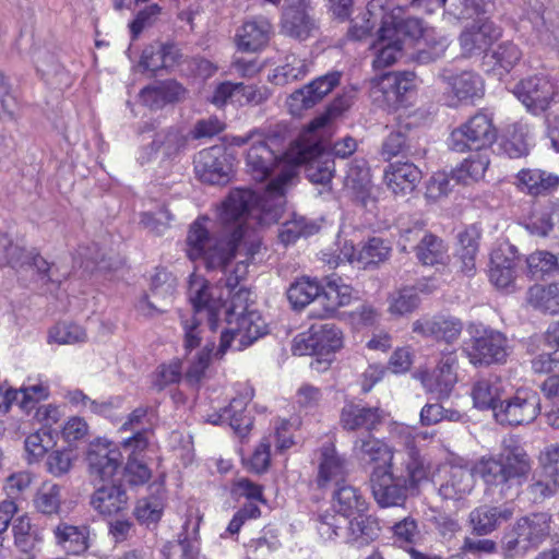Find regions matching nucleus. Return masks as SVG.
<instances>
[{
    "mask_svg": "<svg viewBox=\"0 0 559 559\" xmlns=\"http://www.w3.org/2000/svg\"><path fill=\"white\" fill-rule=\"evenodd\" d=\"M440 78L451 87L455 97L460 100H473L484 94V82L473 71H462L454 74L450 69H443Z\"/></svg>",
    "mask_w": 559,
    "mask_h": 559,
    "instance_id": "nucleus-32",
    "label": "nucleus"
},
{
    "mask_svg": "<svg viewBox=\"0 0 559 559\" xmlns=\"http://www.w3.org/2000/svg\"><path fill=\"white\" fill-rule=\"evenodd\" d=\"M188 298L192 305V314L206 317L210 331H215L223 314L224 297L219 287L213 286L204 277L191 274L188 286Z\"/></svg>",
    "mask_w": 559,
    "mask_h": 559,
    "instance_id": "nucleus-9",
    "label": "nucleus"
},
{
    "mask_svg": "<svg viewBox=\"0 0 559 559\" xmlns=\"http://www.w3.org/2000/svg\"><path fill=\"white\" fill-rule=\"evenodd\" d=\"M56 542L68 554L80 555L88 548V528L84 525L75 526L60 523L53 530Z\"/></svg>",
    "mask_w": 559,
    "mask_h": 559,
    "instance_id": "nucleus-40",
    "label": "nucleus"
},
{
    "mask_svg": "<svg viewBox=\"0 0 559 559\" xmlns=\"http://www.w3.org/2000/svg\"><path fill=\"white\" fill-rule=\"evenodd\" d=\"M49 342L60 345L83 343L86 341V332L83 328L71 322H60L49 331Z\"/></svg>",
    "mask_w": 559,
    "mask_h": 559,
    "instance_id": "nucleus-61",
    "label": "nucleus"
},
{
    "mask_svg": "<svg viewBox=\"0 0 559 559\" xmlns=\"http://www.w3.org/2000/svg\"><path fill=\"white\" fill-rule=\"evenodd\" d=\"M353 288L343 283L341 277H326L319 296L320 309H311V318L325 319L335 314L338 308L350 304Z\"/></svg>",
    "mask_w": 559,
    "mask_h": 559,
    "instance_id": "nucleus-22",
    "label": "nucleus"
},
{
    "mask_svg": "<svg viewBox=\"0 0 559 559\" xmlns=\"http://www.w3.org/2000/svg\"><path fill=\"white\" fill-rule=\"evenodd\" d=\"M321 285L308 277H302L290 284L287 298L294 309H302L312 301L319 304Z\"/></svg>",
    "mask_w": 559,
    "mask_h": 559,
    "instance_id": "nucleus-49",
    "label": "nucleus"
},
{
    "mask_svg": "<svg viewBox=\"0 0 559 559\" xmlns=\"http://www.w3.org/2000/svg\"><path fill=\"white\" fill-rule=\"evenodd\" d=\"M474 488L473 469L451 466L440 484L439 495L445 500H460L469 495Z\"/></svg>",
    "mask_w": 559,
    "mask_h": 559,
    "instance_id": "nucleus-33",
    "label": "nucleus"
},
{
    "mask_svg": "<svg viewBox=\"0 0 559 559\" xmlns=\"http://www.w3.org/2000/svg\"><path fill=\"white\" fill-rule=\"evenodd\" d=\"M318 29L316 20L308 11L305 0H288L282 19V32L298 40H306Z\"/></svg>",
    "mask_w": 559,
    "mask_h": 559,
    "instance_id": "nucleus-24",
    "label": "nucleus"
},
{
    "mask_svg": "<svg viewBox=\"0 0 559 559\" xmlns=\"http://www.w3.org/2000/svg\"><path fill=\"white\" fill-rule=\"evenodd\" d=\"M250 216H241L238 219H230L224 222L221 217L222 224L225 226V233L230 234V241L235 243V249L228 258L226 265L210 269L211 271H221L224 278H219V283L224 281L225 287L229 294L237 288L241 281L248 274L249 259L253 258L259 252L261 243L259 239H252L250 242L242 239L246 236V221Z\"/></svg>",
    "mask_w": 559,
    "mask_h": 559,
    "instance_id": "nucleus-4",
    "label": "nucleus"
},
{
    "mask_svg": "<svg viewBox=\"0 0 559 559\" xmlns=\"http://www.w3.org/2000/svg\"><path fill=\"white\" fill-rule=\"evenodd\" d=\"M178 57L179 53L175 46L156 43L143 50L140 66L145 70L156 72L157 70L175 66Z\"/></svg>",
    "mask_w": 559,
    "mask_h": 559,
    "instance_id": "nucleus-44",
    "label": "nucleus"
},
{
    "mask_svg": "<svg viewBox=\"0 0 559 559\" xmlns=\"http://www.w3.org/2000/svg\"><path fill=\"white\" fill-rule=\"evenodd\" d=\"M187 90L177 81L168 80L141 91L142 100L151 107H160L168 103L186 98Z\"/></svg>",
    "mask_w": 559,
    "mask_h": 559,
    "instance_id": "nucleus-39",
    "label": "nucleus"
},
{
    "mask_svg": "<svg viewBox=\"0 0 559 559\" xmlns=\"http://www.w3.org/2000/svg\"><path fill=\"white\" fill-rule=\"evenodd\" d=\"M86 462L90 478L94 484L109 481L121 466L122 454L111 442L97 440L90 444Z\"/></svg>",
    "mask_w": 559,
    "mask_h": 559,
    "instance_id": "nucleus-14",
    "label": "nucleus"
},
{
    "mask_svg": "<svg viewBox=\"0 0 559 559\" xmlns=\"http://www.w3.org/2000/svg\"><path fill=\"white\" fill-rule=\"evenodd\" d=\"M463 331V322L451 316H435L413 322V332L425 337H432L445 344L455 343Z\"/></svg>",
    "mask_w": 559,
    "mask_h": 559,
    "instance_id": "nucleus-25",
    "label": "nucleus"
},
{
    "mask_svg": "<svg viewBox=\"0 0 559 559\" xmlns=\"http://www.w3.org/2000/svg\"><path fill=\"white\" fill-rule=\"evenodd\" d=\"M501 36V28L489 20H479L460 35L463 56L473 57L486 51Z\"/></svg>",
    "mask_w": 559,
    "mask_h": 559,
    "instance_id": "nucleus-23",
    "label": "nucleus"
},
{
    "mask_svg": "<svg viewBox=\"0 0 559 559\" xmlns=\"http://www.w3.org/2000/svg\"><path fill=\"white\" fill-rule=\"evenodd\" d=\"M414 251L423 265H445L450 259L444 241L428 231L423 234L420 241L414 246Z\"/></svg>",
    "mask_w": 559,
    "mask_h": 559,
    "instance_id": "nucleus-38",
    "label": "nucleus"
},
{
    "mask_svg": "<svg viewBox=\"0 0 559 559\" xmlns=\"http://www.w3.org/2000/svg\"><path fill=\"white\" fill-rule=\"evenodd\" d=\"M456 365L457 357L454 350L443 353L433 369L420 370L415 377L427 392L436 394L438 399H445L457 381Z\"/></svg>",
    "mask_w": 559,
    "mask_h": 559,
    "instance_id": "nucleus-16",
    "label": "nucleus"
},
{
    "mask_svg": "<svg viewBox=\"0 0 559 559\" xmlns=\"http://www.w3.org/2000/svg\"><path fill=\"white\" fill-rule=\"evenodd\" d=\"M340 79L341 72L333 71L295 91L287 100L289 111L299 115L304 109L313 107L340 84Z\"/></svg>",
    "mask_w": 559,
    "mask_h": 559,
    "instance_id": "nucleus-19",
    "label": "nucleus"
},
{
    "mask_svg": "<svg viewBox=\"0 0 559 559\" xmlns=\"http://www.w3.org/2000/svg\"><path fill=\"white\" fill-rule=\"evenodd\" d=\"M227 328L221 334L216 356H223L227 349L242 350L266 334L267 325L257 310H247L235 316H225Z\"/></svg>",
    "mask_w": 559,
    "mask_h": 559,
    "instance_id": "nucleus-7",
    "label": "nucleus"
},
{
    "mask_svg": "<svg viewBox=\"0 0 559 559\" xmlns=\"http://www.w3.org/2000/svg\"><path fill=\"white\" fill-rule=\"evenodd\" d=\"M496 140L497 129L492 119L484 112H478L452 131L449 146L459 153L473 150L489 153L488 150Z\"/></svg>",
    "mask_w": 559,
    "mask_h": 559,
    "instance_id": "nucleus-8",
    "label": "nucleus"
},
{
    "mask_svg": "<svg viewBox=\"0 0 559 559\" xmlns=\"http://www.w3.org/2000/svg\"><path fill=\"white\" fill-rule=\"evenodd\" d=\"M209 218H197L189 228L187 236V254L190 260L202 259L206 269H215L226 265L231 255L235 243L228 239H215L210 236L207 228Z\"/></svg>",
    "mask_w": 559,
    "mask_h": 559,
    "instance_id": "nucleus-5",
    "label": "nucleus"
},
{
    "mask_svg": "<svg viewBox=\"0 0 559 559\" xmlns=\"http://www.w3.org/2000/svg\"><path fill=\"white\" fill-rule=\"evenodd\" d=\"M400 437L407 449L408 462L406 463L407 478L412 486L417 485L427 477V471L421 460L418 450L415 447L414 438L408 430L404 427L400 431Z\"/></svg>",
    "mask_w": 559,
    "mask_h": 559,
    "instance_id": "nucleus-52",
    "label": "nucleus"
},
{
    "mask_svg": "<svg viewBox=\"0 0 559 559\" xmlns=\"http://www.w3.org/2000/svg\"><path fill=\"white\" fill-rule=\"evenodd\" d=\"M91 506L100 515L110 516L128 506V496L121 486L103 485L91 496Z\"/></svg>",
    "mask_w": 559,
    "mask_h": 559,
    "instance_id": "nucleus-34",
    "label": "nucleus"
},
{
    "mask_svg": "<svg viewBox=\"0 0 559 559\" xmlns=\"http://www.w3.org/2000/svg\"><path fill=\"white\" fill-rule=\"evenodd\" d=\"M36 510L46 515L58 513L61 506V488L57 484L44 483L34 497Z\"/></svg>",
    "mask_w": 559,
    "mask_h": 559,
    "instance_id": "nucleus-56",
    "label": "nucleus"
},
{
    "mask_svg": "<svg viewBox=\"0 0 559 559\" xmlns=\"http://www.w3.org/2000/svg\"><path fill=\"white\" fill-rule=\"evenodd\" d=\"M390 246L381 238L373 237L358 251L357 262L364 266L378 264L386 260L390 255Z\"/></svg>",
    "mask_w": 559,
    "mask_h": 559,
    "instance_id": "nucleus-60",
    "label": "nucleus"
},
{
    "mask_svg": "<svg viewBox=\"0 0 559 559\" xmlns=\"http://www.w3.org/2000/svg\"><path fill=\"white\" fill-rule=\"evenodd\" d=\"M464 352L475 367L502 364L508 356V340L499 331L484 329L481 333L471 338Z\"/></svg>",
    "mask_w": 559,
    "mask_h": 559,
    "instance_id": "nucleus-10",
    "label": "nucleus"
},
{
    "mask_svg": "<svg viewBox=\"0 0 559 559\" xmlns=\"http://www.w3.org/2000/svg\"><path fill=\"white\" fill-rule=\"evenodd\" d=\"M413 72H388L370 82V95L379 106L395 108L414 87Z\"/></svg>",
    "mask_w": 559,
    "mask_h": 559,
    "instance_id": "nucleus-12",
    "label": "nucleus"
},
{
    "mask_svg": "<svg viewBox=\"0 0 559 559\" xmlns=\"http://www.w3.org/2000/svg\"><path fill=\"white\" fill-rule=\"evenodd\" d=\"M462 414L455 409H445L441 404H426L420 412V421L424 426L437 425L442 420L459 421Z\"/></svg>",
    "mask_w": 559,
    "mask_h": 559,
    "instance_id": "nucleus-63",
    "label": "nucleus"
},
{
    "mask_svg": "<svg viewBox=\"0 0 559 559\" xmlns=\"http://www.w3.org/2000/svg\"><path fill=\"white\" fill-rule=\"evenodd\" d=\"M514 514L510 506H480L469 513V523L477 535H488L502 523L508 522Z\"/></svg>",
    "mask_w": 559,
    "mask_h": 559,
    "instance_id": "nucleus-30",
    "label": "nucleus"
},
{
    "mask_svg": "<svg viewBox=\"0 0 559 559\" xmlns=\"http://www.w3.org/2000/svg\"><path fill=\"white\" fill-rule=\"evenodd\" d=\"M311 134L307 131L301 136L297 147L290 151V160L296 168L299 165H305V173L309 181L322 186V190L319 191L321 194L323 191L331 190L335 164L329 155L323 153V145L316 139L311 140Z\"/></svg>",
    "mask_w": 559,
    "mask_h": 559,
    "instance_id": "nucleus-6",
    "label": "nucleus"
},
{
    "mask_svg": "<svg viewBox=\"0 0 559 559\" xmlns=\"http://www.w3.org/2000/svg\"><path fill=\"white\" fill-rule=\"evenodd\" d=\"M557 222H559V204L552 203L539 213L533 214L525 227L532 235L546 237Z\"/></svg>",
    "mask_w": 559,
    "mask_h": 559,
    "instance_id": "nucleus-57",
    "label": "nucleus"
},
{
    "mask_svg": "<svg viewBox=\"0 0 559 559\" xmlns=\"http://www.w3.org/2000/svg\"><path fill=\"white\" fill-rule=\"evenodd\" d=\"M540 413V397L536 391L521 389L510 399L500 402L496 419L500 424L519 426L531 424Z\"/></svg>",
    "mask_w": 559,
    "mask_h": 559,
    "instance_id": "nucleus-11",
    "label": "nucleus"
},
{
    "mask_svg": "<svg viewBox=\"0 0 559 559\" xmlns=\"http://www.w3.org/2000/svg\"><path fill=\"white\" fill-rule=\"evenodd\" d=\"M302 342L305 343V350L300 348L299 343L296 344L295 352H298L299 355L326 356L343 346V333L333 323L313 324L308 337Z\"/></svg>",
    "mask_w": 559,
    "mask_h": 559,
    "instance_id": "nucleus-21",
    "label": "nucleus"
},
{
    "mask_svg": "<svg viewBox=\"0 0 559 559\" xmlns=\"http://www.w3.org/2000/svg\"><path fill=\"white\" fill-rule=\"evenodd\" d=\"M527 302L535 309L559 313V282L549 285H534L527 290Z\"/></svg>",
    "mask_w": 559,
    "mask_h": 559,
    "instance_id": "nucleus-46",
    "label": "nucleus"
},
{
    "mask_svg": "<svg viewBox=\"0 0 559 559\" xmlns=\"http://www.w3.org/2000/svg\"><path fill=\"white\" fill-rule=\"evenodd\" d=\"M487 62L492 64V71L499 75L509 73L522 59V51L512 41L499 44L490 53H487Z\"/></svg>",
    "mask_w": 559,
    "mask_h": 559,
    "instance_id": "nucleus-47",
    "label": "nucleus"
},
{
    "mask_svg": "<svg viewBox=\"0 0 559 559\" xmlns=\"http://www.w3.org/2000/svg\"><path fill=\"white\" fill-rule=\"evenodd\" d=\"M248 402V396L235 397L225 408L229 426L240 437H245L252 426V418L247 414Z\"/></svg>",
    "mask_w": 559,
    "mask_h": 559,
    "instance_id": "nucleus-54",
    "label": "nucleus"
},
{
    "mask_svg": "<svg viewBox=\"0 0 559 559\" xmlns=\"http://www.w3.org/2000/svg\"><path fill=\"white\" fill-rule=\"evenodd\" d=\"M372 496L381 508L400 507L407 498V480L393 469L372 468L369 476Z\"/></svg>",
    "mask_w": 559,
    "mask_h": 559,
    "instance_id": "nucleus-15",
    "label": "nucleus"
},
{
    "mask_svg": "<svg viewBox=\"0 0 559 559\" xmlns=\"http://www.w3.org/2000/svg\"><path fill=\"white\" fill-rule=\"evenodd\" d=\"M180 323L183 330V347L190 352L200 346L205 332L209 328L206 317L202 314L180 313Z\"/></svg>",
    "mask_w": 559,
    "mask_h": 559,
    "instance_id": "nucleus-53",
    "label": "nucleus"
},
{
    "mask_svg": "<svg viewBox=\"0 0 559 559\" xmlns=\"http://www.w3.org/2000/svg\"><path fill=\"white\" fill-rule=\"evenodd\" d=\"M188 139L178 128H169L156 133L151 148L164 159H175L187 146Z\"/></svg>",
    "mask_w": 559,
    "mask_h": 559,
    "instance_id": "nucleus-43",
    "label": "nucleus"
},
{
    "mask_svg": "<svg viewBox=\"0 0 559 559\" xmlns=\"http://www.w3.org/2000/svg\"><path fill=\"white\" fill-rule=\"evenodd\" d=\"M474 406L480 409L496 411L499 409V400L501 395V381L497 376H488L487 378L478 379L472 388L471 392Z\"/></svg>",
    "mask_w": 559,
    "mask_h": 559,
    "instance_id": "nucleus-41",
    "label": "nucleus"
},
{
    "mask_svg": "<svg viewBox=\"0 0 559 559\" xmlns=\"http://www.w3.org/2000/svg\"><path fill=\"white\" fill-rule=\"evenodd\" d=\"M516 178L521 190L533 197L548 195L559 187V176L542 169H523Z\"/></svg>",
    "mask_w": 559,
    "mask_h": 559,
    "instance_id": "nucleus-36",
    "label": "nucleus"
},
{
    "mask_svg": "<svg viewBox=\"0 0 559 559\" xmlns=\"http://www.w3.org/2000/svg\"><path fill=\"white\" fill-rule=\"evenodd\" d=\"M478 251V233L475 228H467L459 234V248L456 259L461 263L460 271L472 276L476 271V254Z\"/></svg>",
    "mask_w": 559,
    "mask_h": 559,
    "instance_id": "nucleus-45",
    "label": "nucleus"
},
{
    "mask_svg": "<svg viewBox=\"0 0 559 559\" xmlns=\"http://www.w3.org/2000/svg\"><path fill=\"white\" fill-rule=\"evenodd\" d=\"M194 170L199 179L211 185H225L229 181L231 164L222 146L200 151L194 157Z\"/></svg>",
    "mask_w": 559,
    "mask_h": 559,
    "instance_id": "nucleus-18",
    "label": "nucleus"
},
{
    "mask_svg": "<svg viewBox=\"0 0 559 559\" xmlns=\"http://www.w3.org/2000/svg\"><path fill=\"white\" fill-rule=\"evenodd\" d=\"M515 260L508 258L500 251L491 254L490 282L498 288L510 287L515 278Z\"/></svg>",
    "mask_w": 559,
    "mask_h": 559,
    "instance_id": "nucleus-51",
    "label": "nucleus"
},
{
    "mask_svg": "<svg viewBox=\"0 0 559 559\" xmlns=\"http://www.w3.org/2000/svg\"><path fill=\"white\" fill-rule=\"evenodd\" d=\"M318 229L319 226L316 223L294 214L292 219L282 225L278 238L284 245H289L300 237L313 235Z\"/></svg>",
    "mask_w": 559,
    "mask_h": 559,
    "instance_id": "nucleus-55",
    "label": "nucleus"
},
{
    "mask_svg": "<svg viewBox=\"0 0 559 559\" xmlns=\"http://www.w3.org/2000/svg\"><path fill=\"white\" fill-rule=\"evenodd\" d=\"M346 528L344 538L347 544L357 548L364 547L374 540L380 532L377 519L365 513L353 516V520L346 519Z\"/></svg>",
    "mask_w": 559,
    "mask_h": 559,
    "instance_id": "nucleus-35",
    "label": "nucleus"
},
{
    "mask_svg": "<svg viewBox=\"0 0 559 559\" xmlns=\"http://www.w3.org/2000/svg\"><path fill=\"white\" fill-rule=\"evenodd\" d=\"M551 516L537 512L522 516L509 526L501 539L502 555L507 559L524 557L530 550L539 547L550 535Z\"/></svg>",
    "mask_w": 559,
    "mask_h": 559,
    "instance_id": "nucleus-3",
    "label": "nucleus"
},
{
    "mask_svg": "<svg viewBox=\"0 0 559 559\" xmlns=\"http://www.w3.org/2000/svg\"><path fill=\"white\" fill-rule=\"evenodd\" d=\"M272 134L262 128L250 130L243 135L233 136L230 144L249 147L245 154L247 173L255 181H264L276 171V176L258 195L250 189H235L224 201L221 218L224 222L250 216L261 225L276 223L286 204L285 194L296 182V166L292 164L290 152L283 154L272 147Z\"/></svg>",
    "mask_w": 559,
    "mask_h": 559,
    "instance_id": "nucleus-1",
    "label": "nucleus"
},
{
    "mask_svg": "<svg viewBox=\"0 0 559 559\" xmlns=\"http://www.w3.org/2000/svg\"><path fill=\"white\" fill-rule=\"evenodd\" d=\"M74 461L71 450H53L46 456L45 466L49 474L61 477L70 472Z\"/></svg>",
    "mask_w": 559,
    "mask_h": 559,
    "instance_id": "nucleus-64",
    "label": "nucleus"
},
{
    "mask_svg": "<svg viewBox=\"0 0 559 559\" xmlns=\"http://www.w3.org/2000/svg\"><path fill=\"white\" fill-rule=\"evenodd\" d=\"M513 93L528 111L537 115L549 107L557 94V87L548 76L534 75L520 81Z\"/></svg>",
    "mask_w": 559,
    "mask_h": 559,
    "instance_id": "nucleus-17",
    "label": "nucleus"
},
{
    "mask_svg": "<svg viewBox=\"0 0 559 559\" xmlns=\"http://www.w3.org/2000/svg\"><path fill=\"white\" fill-rule=\"evenodd\" d=\"M273 33L272 24L259 16L246 21L237 31L235 43L240 51L255 52L264 48Z\"/></svg>",
    "mask_w": 559,
    "mask_h": 559,
    "instance_id": "nucleus-27",
    "label": "nucleus"
},
{
    "mask_svg": "<svg viewBox=\"0 0 559 559\" xmlns=\"http://www.w3.org/2000/svg\"><path fill=\"white\" fill-rule=\"evenodd\" d=\"M309 66L306 59L294 53L287 55L284 63L275 68L273 82L276 85H285L301 80L309 72Z\"/></svg>",
    "mask_w": 559,
    "mask_h": 559,
    "instance_id": "nucleus-50",
    "label": "nucleus"
},
{
    "mask_svg": "<svg viewBox=\"0 0 559 559\" xmlns=\"http://www.w3.org/2000/svg\"><path fill=\"white\" fill-rule=\"evenodd\" d=\"M318 488H326L332 484L340 485L347 476V460L341 455L333 443H325L316 453Z\"/></svg>",
    "mask_w": 559,
    "mask_h": 559,
    "instance_id": "nucleus-20",
    "label": "nucleus"
},
{
    "mask_svg": "<svg viewBox=\"0 0 559 559\" xmlns=\"http://www.w3.org/2000/svg\"><path fill=\"white\" fill-rule=\"evenodd\" d=\"M333 507L343 519L366 513L368 502L360 490L352 485H337L333 493Z\"/></svg>",
    "mask_w": 559,
    "mask_h": 559,
    "instance_id": "nucleus-37",
    "label": "nucleus"
},
{
    "mask_svg": "<svg viewBox=\"0 0 559 559\" xmlns=\"http://www.w3.org/2000/svg\"><path fill=\"white\" fill-rule=\"evenodd\" d=\"M527 271L532 278H542L559 271L556 255L548 251H536L526 259Z\"/></svg>",
    "mask_w": 559,
    "mask_h": 559,
    "instance_id": "nucleus-58",
    "label": "nucleus"
},
{
    "mask_svg": "<svg viewBox=\"0 0 559 559\" xmlns=\"http://www.w3.org/2000/svg\"><path fill=\"white\" fill-rule=\"evenodd\" d=\"M419 305V297L414 287H405L389 297V311L394 316L413 312Z\"/></svg>",
    "mask_w": 559,
    "mask_h": 559,
    "instance_id": "nucleus-59",
    "label": "nucleus"
},
{
    "mask_svg": "<svg viewBox=\"0 0 559 559\" xmlns=\"http://www.w3.org/2000/svg\"><path fill=\"white\" fill-rule=\"evenodd\" d=\"M384 183L395 195H406L415 190L421 179L420 169L411 162L390 163L384 169Z\"/></svg>",
    "mask_w": 559,
    "mask_h": 559,
    "instance_id": "nucleus-29",
    "label": "nucleus"
},
{
    "mask_svg": "<svg viewBox=\"0 0 559 559\" xmlns=\"http://www.w3.org/2000/svg\"><path fill=\"white\" fill-rule=\"evenodd\" d=\"M381 155L385 160H390L399 155L416 157L421 156L423 151L417 148L412 139L401 129L392 131L383 141Z\"/></svg>",
    "mask_w": 559,
    "mask_h": 559,
    "instance_id": "nucleus-48",
    "label": "nucleus"
},
{
    "mask_svg": "<svg viewBox=\"0 0 559 559\" xmlns=\"http://www.w3.org/2000/svg\"><path fill=\"white\" fill-rule=\"evenodd\" d=\"M383 418L384 412L379 407L352 403L343 407L341 424L344 429L349 431L358 429L372 431L377 429Z\"/></svg>",
    "mask_w": 559,
    "mask_h": 559,
    "instance_id": "nucleus-31",
    "label": "nucleus"
},
{
    "mask_svg": "<svg viewBox=\"0 0 559 559\" xmlns=\"http://www.w3.org/2000/svg\"><path fill=\"white\" fill-rule=\"evenodd\" d=\"M353 455L362 464L373 468L393 469L394 450L383 440L368 435L354 441Z\"/></svg>",
    "mask_w": 559,
    "mask_h": 559,
    "instance_id": "nucleus-26",
    "label": "nucleus"
},
{
    "mask_svg": "<svg viewBox=\"0 0 559 559\" xmlns=\"http://www.w3.org/2000/svg\"><path fill=\"white\" fill-rule=\"evenodd\" d=\"M177 289V280L176 277L165 271H157L152 277L151 283V293L147 296H144L139 305V310L147 316L153 314V312H163L150 298L154 299L156 302L167 306L169 305L175 296Z\"/></svg>",
    "mask_w": 559,
    "mask_h": 559,
    "instance_id": "nucleus-28",
    "label": "nucleus"
},
{
    "mask_svg": "<svg viewBox=\"0 0 559 559\" xmlns=\"http://www.w3.org/2000/svg\"><path fill=\"white\" fill-rule=\"evenodd\" d=\"M559 489V481L554 477L546 476L545 472L535 475L528 486V495L533 502L540 503L552 497Z\"/></svg>",
    "mask_w": 559,
    "mask_h": 559,
    "instance_id": "nucleus-62",
    "label": "nucleus"
},
{
    "mask_svg": "<svg viewBox=\"0 0 559 559\" xmlns=\"http://www.w3.org/2000/svg\"><path fill=\"white\" fill-rule=\"evenodd\" d=\"M532 468L531 460L525 450L515 444H504L497 455L481 456L472 469L488 488H501V491L513 481L521 483Z\"/></svg>",
    "mask_w": 559,
    "mask_h": 559,
    "instance_id": "nucleus-2",
    "label": "nucleus"
},
{
    "mask_svg": "<svg viewBox=\"0 0 559 559\" xmlns=\"http://www.w3.org/2000/svg\"><path fill=\"white\" fill-rule=\"evenodd\" d=\"M490 164L488 152H477L464 159L452 170V179L456 183L468 186L484 178Z\"/></svg>",
    "mask_w": 559,
    "mask_h": 559,
    "instance_id": "nucleus-42",
    "label": "nucleus"
},
{
    "mask_svg": "<svg viewBox=\"0 0 559 559\" xmlns=\"http://www.w3.org/2000/svg\"><path fill=\"white\" fill-rule=\"evenodd\" d=\"M385 3V0H371L367 7V13L374 20L379 16L382 22V27L379 29L377 55L372 62L376 69L390 67L402 56V44L397 38V31L388 25L384 14H382Z\"/></svg>",
    "mask_w": 559,
    "mask_h": 559,
    "instance_id": "nucleus-13",
    "label": "nucleus"
}]
</instances>
